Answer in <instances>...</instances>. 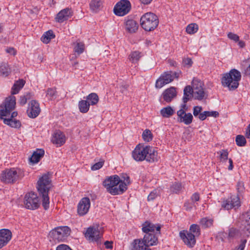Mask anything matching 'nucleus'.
I'll list each match as a JSON object with an SVG mask.
<instances>
[{"label": "nucleus", "instance_id": "nucleus-55", "mask_svg": "<svg viewBox=\"0 0 250 250\" xmlns=\"http://www.w3.org/2000/svg\"><path fill=\"white\" fill-rule=\"evenodd\" d=\"M103 166V162H99L96 163L91 167V169L93 170H96L101 168Z\"/></svg>", "mask_w": 250, "mask_h": 250}, {"label": "nucleus", "instance_id": "nucleus-16", "mask_svg": "<svg viewBox=\"0 0 250 250\" xmlns=\"http://www.w3.org/2000/svg\"><path fill=\"white\" fill-rule=\"evenodd\" d=\"M177 121L186 125H189L192 122L193 115L191 113H186L183 110L177 111Z\"/></svg>", "mask_w": 250, "mask_h": 250}, {"label": "nucleus", "instance_id": "nucleus-11", "mask_svg": "<svg viewBox=\"0 0 250 250\" xmlns=\"http://www.w3.org/2000/svg\"><path fill=\"white\" fill-rule=\"evenodd\" d=\"M131 9V4L128 0H121L114 6V12L119 16H123L127 14Z\"/></svg>", "mask_w": 250, "mask_h": 250}, {"label": "nucleus", "instance_id": "nucleus-19", "mask_svg": "<svg viewBox=\"0 0 250 250\" xmlns=\"http://www.w3.org/2000/svg\"><path fill=\"white\" fill-rule=\"evenodd\" d=\"M12 238V232L6 229H0V249L7 244Z\"/></svg>", "mask_w": 250, "mask_h": 250}, {"label": "nucleus", "instance_id": "nucleus-63", "mask_svg": "<svg viewBox=\"0 0 250 250\" xmlns=\"http://www.w3.org/2000/svg\"><path fill=\"white\" fill-rule=\"evenodd\" d=\"M207 117V114L205 113V111L203 112H201L200 114L198 115L199 119L201 121L205 120Z\"/></svg>", "mask_w": 250, "mask_h": 250}, {"label": "nucleus", "instance_id": "nucleus-50", "mask_svg": "<svg viewBox=\"0 0 250 250\" xmlns=\"http://www.w3.org/2000/svg\"><path fill=\"white\" fill-rule=\"evenodd\" d=\"M246 243V239H242L240 241V244L238 246L236 247L233 250H244Z\"/></svg>", "mask_w": 250, "mask_h": 250}, {"label": "nucleus", "instance_id": "nucleus-58", "mask_svg": "<svg viewBox=\"0 0 250 250\" xmlns=\"http://www.w3.org/2000/svg\"><path fill=\"white\" fill-rule=\"evenodd\" d=\"M56 250H72L67 245L61 244L58 246Z\"/></svg>", "mask_w": 250, "mask_h": 250}, {"label": "nucleus", "instance_id": "nucleus-61", "mask_svg": "<svg viewBox=\"0 0 250 250\" xmlns=\"http://www.w3.org/2000/svg\"><path fill=\"white\" fill-rule=\"evenodd\" d=\"M128 87V85L123 83L122 84L120 85L121 91L122 93H124L125 91L127 90Z\"/></svg>", "mask_w": 250, "mask_h": 250}, {"label": "nucleus", "instance_id": "nucleus-9", "mask_svg": "<svg viewBox=\"0 0 250 250\" xmlns=\"http://www.w3.org/2000/svg\"><path fill=\"white\" fill-rule=\"evenodd\" d=\"M181 74V72L166 71L161 74L156 82L155 86L161 88L165 85L168 84L174 80V78L178 79Z\"/></svg>", "mask_w": 250, "mask_h": 250}, {"label": "nucleus", "instance_id": "nucleus-31", "mask_svg": "<svg viewBox=\"0 0 250 250\" xmlns=\"http://www.w3.org/2000/svg\"><path fill=\"white\" fill-rule=\"evenodd\" d=\"M86 100L89 105H94L96 104L99 101V97L97 94L92 93L86 96Z\"/></svg>", "mask_w": 250, "mask_h": 250}, {"label": "nucleus", "instance_id": "nucleus-60", "mask_svg": "<svg viewBox=\"0 0 250 250\" xmlns=\"http://www.w3.org/2000/svg\"><path fill=\"white\" fill-rule=\"evenodd\" d=\"M187 103H183L182 104H181L180 106V109L178 110L177 111H184L185 112H186L188 110V107L187 105Z\"/></svg>", "mask_w": 250, "mask_h": 250}, {"label": "nucleus", "instance_id": "nucleus-42", "mask_svg": "<svg viewBox=\"0 0 250 250\" xmlns=\"http://www.w3.org/2000/svg\"><path fill=\"white\" fill-rule=\"evenodd\" d=\"M212 219H208L207 218H203L201 219L200 222L201 225L204 228L211 227L212 225Z\"/></svg>", "mask_w": 250, "mask_h": 250}, {"label": "nucleus", "instance_id": "nucleus-28", "mask_svg": "<svg viewBox=\"0 0 250 250\" xmlns=\"http://www.w3.org/2000/svg\"><path fill=\"white\" fill-rule=\"evenodd\" d=\"M103 0H91L89 4L90 9L95 13L98 12L103 5Z\"/></svg>", "mask_w": 250, "mask_h": 250}, {"label": "nucleus", "instance_id": "nucleus-4", "mask_svg": "<svg viewBox=\"0 0 250 250\" xmlns=\"http://www.w3.org/2000/svg\"><path fill=\"white\" fill-rule=\"evenodd\" d=\"M120 177L117 175L111 176L103 182L104 186L107 191L112 195L122 194L125 191V185L120 184Z\"/></svg>", "mask_w": 250, "mask_h": 250}, {"label": "nucleus", "instance_id": "nucleus-22", "mask_svg": "<svg viewBox=\"0 0 250 250\" xmlns=\"http://www.w3.org/2000/svg\"><path fill=\"white\" fill-rule=\"evenodd\" d=\"M124 24L125 31L129 33H135L138 29V23L133 20H125Z\"/></svg>", "mask_w": 250, "mask_h": 250}, {"label": "nucleus", "instance_id": "nucleus-27", "mask_svg": "<svg viewBox=\"0 0 250 250\" xmlns=\"http://www.w3.org/2000/svg\"><path fill=\"white\" fill-rule=\"evenodd\" d=\"M192 97H194L191 90V87L189 85L186 86L184 90V96L183 97V102L187 103L190 100Z\"/></svg>", "mask_w": 250, "mask_h": 250}, {"label": "nucleus", "instance_id": "nucleus-47", "mask_svg": "<svg viewBox=\"0 0 250 250\" xmlns=\"http://www.w3.org/2000/svg\"><path fill=\"white\" fill-rule=\"evenodd\" d=\"M31 97V94L29 93H27L26 95L21 96L20 100V104L21 105H24L27 102V100L30 99Z\"/></svg>", "mask_w": 250, "mask_h": 250}, {"label": "nucleus", "instance_id": "nucleus-35", "mask_svg": "<svg viewBox=\"0 0 250 250\" xmlns=\"http://www.w3.org/2000/svg\"><path fill=\"white\" fill-rule=\"evenodd\" d=\"M182 186L181 183L174 182L172 184L170 187V191L174 193H179L182 190Z\"/></svg>", "mask_w": 250, "mask_h": 250}, {"label": "nucleus", "instance_id": "nucleus-25", "mask_svg": "<svg viewBox=\"0 0 250 250\" xmlns=\"http://www.w3.org/2000/svg\"><path fill=\"white\" fill-rule=\"evenodd\" d=\"M131 250H151L144 245L141 239H135L132 243Z\"/></svg>", "mask_w": 250, "mask_h": 250}, {"label": "nucleus", "instance_id": "nucleus-39", "mask_svg": "<svg viewBox=\"0 0 250 250\" xmlns=\"http://www.w3.org/2000/svg\"><path fill=\"white\" fill-rule=\"evenodd\" d=\"M235 141L236 145L239 146H244L247 143L245 137L242 135H238L236 137Z\"/></svg>", "mask_w": 250, "mask_h": 250}, {"label": "nucleus", "instance_id": "nucleus-15", "mask_svg": "<svg viewBox=\"0 0 250 250\" xmlns=\"http://www.w3.org/2000/svg\"><path fill=\"white\" fill-rule=\"evenodd\" d=\"M90 207V201L88 197L83 198L77 206V212L80 216L87 213Z\"/></svg>", "mask_w": 250, "mask_h": 250}, {"label": "nucleus", "instance_id": "nucleus-43", "mask_svg": "<svg viewBox=\"0 0 250 250\" xmlns=\"http://www.w3.org/2000/svg\"><path fill=\"white\" fill-rule=\"evenodd\" d=\"M198 29V26L196 23H191L186 28V31L188 33L193 34L196 33Z\"/></svg>", "mask_w": 250, "mask_h": 250}, {"label": "nucleus", "instance_id": "nucleus-6", "mask_svg": "<svg viewBox=\"0 0 250 250\" xmlns=\"http://www.w3.org/2000/svg\"><path fill=\"white\" fill-rule=\"evenodd\" d=\"M240 73L236 69H232L229 73L225 74L222 78V83L229 90H234L238 87L241 79Z\"/></svg>", "mask_w": 250, "mask_h": 250}, {"label": "nucleus", "instance_id": "nucleus-32", "mask_svg": "<svg viewBox=\"0 0 250 250\" xmlns=\"http://www.w3.org/2000/svg\"><path fill=\"white\" fill-rule=\"evenodd\" d=\"M78 106L81 112L85 113L89 110L90 105L86 100H81L79 102Z\"/></svg>", "mask_w": 250, "mask_h": 250}, {"label": "nucleus", "instance_id": "nucleus-48", "mask_svg": "<svg viewBox=\"0 0 250 250\" xmlns=\"http://www.w3.org/2000/svg\"><path fill=\"white\" fill-rule=\"evenodd\" d=\"M200 200V195L199 193L195 192L192 194L191 197V204L192 206L195 207L197 205V202Z\"/></svg>", "mask_w": 250, "mask_h": 250}, {"label": "nucleus", "instance_id": "nucleus-64", "mask_svg": "<svg viewBox=\"0 0 250 250\" xmlns=\"http://www.w3.org/2000/svg\"><path fill=\"white\" fill-rule=\"evenodd\" d=\"M6 52L13 55H15L16 54V51L14 48L13 47H9L7 48L6 49Z\"/></svg>", "mask_w": 250, "mask_h": 250}, {"label": "nucleus", "instance_id": "nucleus-52", "mask_svg": "<svg viewBox=\"0 0 250 250\" xmlns=\"http://www.w3.org/2000/svg\"><path fill=\"white\" fill-rule=\"evenodd\" d=\"M202 110V107L199 106H195L193 109V114L195 117L198 116Z\"/></svg>", "mask_w": 250, "mask_h": 250}, {"label": "nucleus", "instance_id": "nucleus-33", "mask_svg": "<svg viewBox=\"0 0 250 250\" xmlns=\"http://www.w3.org/2000/svg\"><path fill=\"white\" fill-rule=\"evenodd\" d=\"M55 37V36L52 30H49L42 35L41 38V41L44 43H48Z\"/></svg>", "mask_w": 250, "mask_h": 250}, {"label": "nucleus", "instance_id": "nucleus-54", "mask_svg": "<svg viewBox=\"0 0 250 250\" xmlns=\"http://www.w3.org/2000/svg\"><path fill=\"white\" fill-rule=\"evenodd\" d=\"M237 189L239 194H241L244 190V184L242 182H238L237 184Z\"/></svg>", "mask_w": 250, "mask_h": 250}, {"label": "nucleus", "instance_id": "nucleus-23", "mask_svg": "<svg viewBox=\"0 0 250 250\" xmlns=\"http://www.w3.org/2000/svg\"><path fill=\"white\" fill-rule=\"evenodd\" d=\"M177 95L176 88L174 87H171L166 89L163 93V97L166 102H170Z\"/></svg>", "mask_w": 250, "mask_h": 250}, {"label": "nucleus", "instance_id": "nucleus-1", "mask_svg": "<svg viewBox=\"0 0 250 250\" xmlns=\"http://www.w3.org/2000/svg\"><path fill=\"white\" fill-rule=\"evenodd\" d=\"M16 97L11 96L5 99L3 106H1L0 109V119L3 120V123L12 127L19 128L21 124L20 121L15 119L18 113L12 111L16 106Z\"/></svg>", "mask_w": 250, "mask_h": 250}, {"label": "nucleus", "instance_id": "nucleus-17", "mask_svg": "<svg viewBox=\"0 0 250 250\" xmlns=\"http://www.w3.org/2000/svg\"><path fill=\"white\" fill-rule=\"evenodd\" d=\"M73 16V12L71 9L69 8H64L60 11L56 17V21L62 23L68 20Z\"/></svg>", "mask_w": 250, "mask_h": 250}, {"label": "nucleus", "instance_id": "nucleus-8", "mask_svg": "<svg viewBox=\"0 0 250 250\" xmlns=\"http://www.w3.org/2000/svg\"><path fill=\"white\" fill-rule=\"evenodd\" d=\"M70 229L67 226L57 227L50 231L48 237L50 241L62 242L70 234Z\"/></svg>", "mask_w": 250, "mask_h": 250}, {"label": "nucleus", "instance_id": "nucleus-41", "mask_svg": "<svg viewBox=\"0 0 250 250\" xmlns=\"http://www.w3.org/2000/svg\"><path fill=\"white\" fill-rule=\"evenodd\" d=\"M141 57V53L139 51H133L129 55V60L132 62H137Z\"/></svg>", "mask_w": 250, "mask_h": 250}, {"label": "nucleus", "instance_id": "nucleus-45", "mask_svg": "<svg viewBox=\"0 0 250 250\" xmlns=\"http://www.w3.org/2000/svg\"><path fill=\"white\" fill-rule=\"evenodd\" d=\"M30 194V192L27 193L24 198V204L25 207L27 209H30V207H31V197Z\"/></svg>", "mask_w": 250, "mask_h": 250}, {"label": "nucleus", "instance_id": "nucleus-44", "mask_svg": "<svg viewBox=\"0 0 250 250\" xmlns=\"http://www.w3.org/2000/svg\"><path fill=\"white\" fill-rule=\"evenodd\" d=\"M142 137L145 141L149 142L152 140L153 135L149 129H146L143 133Z\"/></svg>", "mask_w": 250, "mask_h": 250}, {"label": "nucleus", "instance_id": "nucleus-7", "mask_svg": "<svg viewBox=\"0 0 250 250\" xmlns=\"http://www.w3.org/2000/svg\"><path fill=\"white\" fill-rule=\"evenodd\" d=\"M158 23L159 20L157 16L151 12L144 14L140 19L142 27L146 31L154 30L157 27Z\"/></svg>", "mask_w": 250, "mask_h": 250}, {"label": "nucleus", "instance_id": "nucleus-18", "mask_svg": "<svg viewBox=\"0 0 250 250\" xmlns=\"http://www.w3.org/2000/svg\"><path fill=\"white\" fill-rule=\"evenodd\" d=\"M158 232L156 233H151L150 234H145L142 242L145 246L149 248L150 246L157 245L158 243Z\"/></svg>", "mask_w": 250, "mask_h": 250}, {"label": "nucleus", "instance_id": "nucleus-46", "mask_svg": "<svg viewBox=\"0 0 250 250\" xmlns=\"http://www.w3.org/2000/svg\"><path fill=\"white\" fill-rule=\"evenodd\" d=\"M220 160L222 162H226L228 159L229 153L227 150L222 149L219 152Z\"/></svg>", "mask_w": 250, "mask_h": 250}, {"label": "nucleus", "instance_id": "nucleus-14", "mask_svg": "<svg viewBox=\"0 0 250 250\" xmlns=\"http://www.w3.org/2000/svg\"><path fill=\"white\" fill-rule=\"evenodd\" d=\"M101 235L102 234L100 233L98 226L89 227L85 233L86 238L91 241H97L101 237Z\"/></svg>", "mask_w": 250, "mask_h": 250}, {"label": "nucleus", "instance_id": "nucleus-56", "mask_svg": "<svg viewBox=\"0 0 250 250\" xmlns=\"http://www.w3.org/2000/svg\"><path fill=\"white\" fill-rule=\"evenodd\" d=\"M183 62L185 65H187L188 67L191 66L192 61L190 58H187L183 59Z\"/></svg>", "mask_w": 250, "mask_h": 250}, {"label": "nucleus", "instance_id": "nucleus-12", "mask_svg": "<svg viewBox=\"0 0 250 250\" xmlns=\"http://www.w3.org/2000/svg\"><path fill=\"white\" fill-rule=\"evenodd\" d=\"M203 86V83L201 81L195 78L193 79L191 90L195 99L201 100L204 98L205 93Z\"/></svg>", "mask_w": 250, "mask_h": 250}, {"label": "nucleus", "instance_id": "nucleus-40", "mask_svg": "<svg viewBox=\"0 0 250 250\" xmlns=\"http://www.w3.org/2000/svg\"><path fill=\"white\" fill-rule=\"evenodd\" d=\"M75 45L74 47V51L78 54H82L84 49V45L83 42H77L75 43Z\"/></svg>", "mask_w": 250, "mask_h": 250}, {"label": "nucleus", "instance_id": "nucleus-53", "mask_svg": "<svg viewBox=\"0 0 250 250\" xmlns=\"http://www.w3.org/2000/svg\"><path fill=\"white\" fill-rule=\"evenodd\" d=\"M56 91L55 89L49 88L47 90L46 95L50 98H53L56 95Z\"/></svg>", "mask_w": 250, "mask_h": 250}, {"label": "nucleus", "instance_id": "nucleus-26", "mask_svg": "<svg viewBox=\"0 0 250 250\" xmlns=\"http://www.w3.org/2000/svg\"><path fill=\"white\" fill-rule=\"evenodd\" d=\"M244 229L248 232V235H250V210L243 214Z\"/></svg>", "mask_w": 250, "mask_h": 250}, {"label": "nucleus", "instance_id": "nucleus-3", "mask_svg": "<svg viewBox=\"0 0 250 250\" xmlns=\"http://www.w3.org/2000/svg\"><path fill=\"white\" fill-rule=\"evenodd\" d=\"M158 153L154 148L149 146L138 145L132 152L133 158L137 162L146 160L148 162L158 161Z\"/></svg>", "mask_w": 250, "mask_h": 250}, {"label": "nucleus", "instance_id": "nucleus-38", "mask_svg": "<svg viewBox=\"0 0 250 250\" xmlns=\"http://www.w3.org/2000/svg\"><path fill=\"white\" fill-rule=\"evenodd\" d=\"M10 72V68L7 63H3L0 65V73L3 76H7Z\"/></svg>", "mask_w": 250, "mask_h": 250}, {"label": "nucleus", "instance_id": "nucleus-57", "mask_svg": "<svg viewBox=\"0 0 250 250\" xmlns=\"http://www.w3.org/2000/svg\"><path fill=\"white\" fill-rule=\"evenodd\" d=\"M205 113L207 114V117L212 116L214 117H216L219 116V113L217 111H206Z\"/></svg>", "mask_w": 250, "mask_h": 250}, {"label": "nucleus", "instance_id": "nucleus-13", "mask_svg": "<svg viewBox=\"0 0 250 250\" xmlns=\"http://www.w3.org/2000/svg\"><path fill=\"white\" fill-rule=\"evenodd\" d=\"M240 206V201L238 195L231 196L228 199L223 201L221 204L222 208L227 210L238 208Z\"/></svg>", "mask_w": 250, "mask_h": 250}, {"label": "nucleus", "instance_id": "nucleus-20", "mask_svg": "<svg viewBox=\"0 0 250 250\" xmlns=\"http://www.w3.org/2000/svg\"><path fill=\"white\" fill-rule=\"evenodd\" d=\"M66 141L64 134L60 130L56 131L53 134L51 141L53 144L57 145V146H62Z\"/></svg>", "mask_w": 250, "mask_h": 250}, {"label": "nucleus", "instance_id": "nucleus-34", "mask_svg": "<svg viewBox=\"0 0 250 250\" xmlns=\"http://www.w3.org/2000/svg\"><path fill=\"white\" fill-rule=\"evenodd\" d=\"M41 111L40 104L36 101L32 100V118L37 117Z\"/></svg>", "mask_w": 250, "mask_h": 250}, {"label": "nucleus", "instance_id": "nucleus-29", "mask_svg": "<svg viewBox=\"0 0 250 250\" xmlns=\"http://www.w3.org/2000/svg\"><path fill=\"white\" fill-rule=\"evenodd\" d=\"M25 82L23 80H19L16 81L14 84L11 89V94L12 95L17 94L21 89L24 85Z\"/></svg>", "mask_w": 250, "mask_h": 250}, {"label": "nucleus", "instance_id": "nucleus-36", "mask_svg": "<svg viewBox=\"0 0 250 250\" xmlns=\"http://www.w3.org/2000/svg\"><path fill=\"white\" fill-rule=\"evenodd\" d=\"M40 199L41 198L37 196V194L32 192V210L38 209L41 205Z\"/></svg>", "mask_w": 250, "mask_h": 250}, {"label": "nucleus", "instance_id": "nucleus-10", "mask_svg": "<svg viewBox=\"0 0 250 250\" xmlns=\"http://www.w3.org/2000/svg\"><path fill=\"white\" fill-rule=\"evenodd\" d=\"M21 174L20 169L14 168L6 169L2 173L1 180L5 183H14L19 179Z\"/></svg>", "mask_w": 250, "mask_h": 250}, {"label": "nucleus", "instance_id": "nucleus-37", "mask_svg": "<svg viewBox=\"0 0 250 250\" xmlns=\"http://www.w3.org/2000/svg\"><path fill=\"white\" fill-rule=\"evenodd\" d=\"M130 183L129 177L126 174H122L120 177V184L125 185V190L127 189V186Z\"/></svg>", "mask_w": 250, "mask_h": 250}, {"label": "nucleus", "instance_id": "nucleus-5", "mask_svg": "<svg viewBox=\"0 0 250 250\" xmlns=\"http://www.w3.org/2000/svg\"><path fill=\"white\" fill-rule=\"evenodd\" d=\"M189 231L183 230L180 231L179 234L186 245L193 247L196 243L195 237L200 235V229L198 225L192 224L190 227Z\"/></svg>", "mask_w": 250, "mask_h": 250}, {"label": "nucleus", "instance_id": "nucleus-30", "mask_svg": "<svg viewBox=\"0 0 250 250\" xmlns=\"http://www.w3.org/2000/svg\"><path fill=\"white\" fill-rule=\"evenodd\" d=\"M174 113V109L170 106L162 108L160 110V114L164 118H169Z\"/></svg>", "mask_w": 250, "mask_h": 250}, {"label": "nucleus", "instance_id": "nucleus-51", "mask_svg": "<svg viewBox=\"0 0 250 250\" xmlns=\"http://www.w3.org/2000/svg\"><path fill=\"white\" fill-rule=\"evenodd\" d=\"M228 37L231 40H232L235 42H238L239 40V36L232 32H229L228 34Z\"/></svg>", "mask_w": 250, "mask_h": 250}, {"label": "nucleus", "instance_id": "nucleus-2", "mask_svg": "<svg viewBox=\"0 0 250 250\" xmlns=\"http://www.w3.org/2000/svg\"><path fill=\"white\" fill-rule=\"evenodd\" d=\"M51 174L49 172L44 173L41 176L36 184V188L39 196L41 198L42 206L45 210L50 206L49 191L52 187Z\"/></svg>", "mask_w": 250, "mask_h": 250}, {"label": "nucleus", "instance_id": "nucleus-21", "mask_svg": "<svg viewBox=\"0 0 250 250\" xmlns=\"http://www.w3.org/2000/svg\"><path fill=\"white\" fill-rule=\"evenodd\" d=\"M161 227L158 225L156 226L152 223L146 221L142 225V231L145 233V234H150L151 233H155L156 230L158 233L160 234Z\"/></svg>", "mask_w": 250, "mask_h": 250}, {"label": "nucleus", "instance_id": "nucleus-59", "mask_svg": "<svg viewBox=\"0 0 250 250\" xmlns=\"http://www.w3.org/2000/svg\"><path fill=\"white\" fill-rule=\"evenodd\" d=\"M237 233V231L236 229L231 228L229 230V236L230 237H233L236 235Z\"/></svg>", "mask_w": 250, "mask_h": 250}, {"label": "nucleus", "instance_id": "nucleus-62", "mask_svg": "<svg viewBox=\"0 0 250 250\" xmlns=\"http://www.w3.org/2000/svg\"><path fill=\"white\" fill-rule=\"evenodd\" d=\"M112 242L106 241L104 242V245L106 249H112L113 248Z\"/></svg>", "mask_w": 250, "mask_h": 250}, {"label": "nucleus", "instance_id": "nucleus-24", "mask_svg": "<svg viewBox=\"0 0 250 250\" xmlns=\"http://www.w3.org/2000/svg\"><path fill=\"white\" fill-rule=\"evenodd\" d=\"M44 155V150L41 148H37L32 152V165L40 162Z\"/></svg>", "mask_w": 250, "mask_h": 250}, {"label": "nucleus", "instance_id": "nucleus-49", "mask_svg": "<svg viewBox=\"0 0 250 250\" xmlns=\"http://www.w3.org/2000/svg\"><path fill=\"white\" fill-rule=\"evenodd\" d=\"M159 192L157 189H154L152 191L147 197V199L148 201L154 200L158 195Z\"/></svg>", "mask_w": 250, "mask_h": 250}]
</instances>
